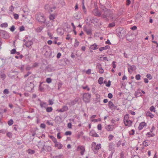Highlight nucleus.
Listing matches in <instances>:
<instances>
[{
  "label": "nucleus",
  "mask_w": 158,
  "mask_h": 158,
  "mask_svg": "<svg viewBox=\"0 0 158 158\" xmlns=\"http://www.w3.org/2000/svg\"><path fill=\"white\" fill-rule=\"evenodd\" d=\"M39 100L40 101V105L41 107L44 108H46L48 106L46 102L41 101L39 99Z\"/></svg>",
  "instance_id": "4468645a"
},
{
  "label": "nucleus",
  "mask_w": 158,
  "mask_h": 158,
  "mask_svg": "<svg viewBox=\"0 0 158 158\" xmlns=\"http://www.w3.org/2000/svg\"><path fill=\"white\" fill-rule=\"evenodd\" d=\"M128 72L131 73H132L133 71L136 69V67L135 65H130L128 64Z\"/></svg>",
  "instance_id": "9b49d317"
},
{
  "label": "nucleus",
  "mask_w": 158,
  "mask_h": 158,
  "mask_svg": "<svg viewBox=\"0 0 158 158\" xmlns=\"http://www.w3.org/2000/svg\"><path fill=\"white\" fill-rule=\"evenodd\" d=\"M47 33L48 35L49 36V38L50 39H52L53 38L52 33L50 32L49 31H47Z\"/></svg>",
  "instance_id": "f704fd0d"
},
{
  "label": "nucleus",
  "mask_w": 158,
  "mask_h": 158,
  "mask_svg": "<svg viewBox=\"0 0 158 158\" xmlns=\"http://www.w3.org/2000/svg\"><path fill=\"white\" fill-rule=\"evenodd\" d=\"M49 19L51 20H53L55 19V15H51L49 16Z\"/></svg>",
  "instance_id": "49530a36"
},
{
  "label": "nucleus",
  "mask_w": 158,
  "mask_h": 158,
  "mask_svg": "<svg viewBox=\"0 0 158 158\" xmlns=\"http://www.w3.org/2000/svg\"><path fill=\"white\" fill-rule=\"evenodd\" d=\"M108 98L111 99L113 97V95L111 93H109L108 95Z\"/></svg>",
  "instance_id": "338daca9"
},
{
  "label": "nucleus",
  "mask_w": 158,
  "mask_h": 158,
  "mask_svg": "<svg viewBox=\"0 0 158 158\" xmlns=\"http://www.w3.org/2000/svg\"><path fill=\"white\" fill-rule=\"evenodd\" d=\"M9 126L12 125L13 123V121L12 119H10L7 122Z\"/></svg>",
  "instance_id": "e433bc0d"
},
{
  "label": "nucleus",
  "mask_w": 158,
  "mask_h": 158,
  "mask_svg": "<svg viewBox=\"0 0 158 158\" xmlns=\"http://www.w3.org/2000/svg\"><path fill=\"white\" fill-rule=\"evenodd\" d=\"M146 77L147 78H149L150 80L152 79V78L151 75L149 74H148L146 76Z\"/></svg>",
  "instance_id": "bf43d9fd"
},
{
  "label": "nucleus",
  "mask_w": 158,
  "mask_h": 158,
  "mask_svg": "<svg viewBox=\"0 0 158 158\" xmlns=\"http://www.w3.org/2000/svg\"><path fill=\"white\" fill-rule=\"evenodd\" d=\"M27 152L29 154H33L35 152V151L34 150L31 149L28 150Z\"/></svg>",
  "instance_id": "a19ab883"
},
{
  "label": "nucleus",
  "mask_w": 158,
  "mask_h": 158,
  "mask_svg": "<svg viewBox=\"0 0 158 158\" xmlns=\"http://www.w3.org/2000/svg\"><path fill=\"white\" fill-rule=\"evenodd\" d=\"M110 48V46H109V45H106L104 47H100L99 48V50L100 51L102 52L103 50H106V49H109Z\"/></svg>",
  "instance_id": "393cba45"
},
{
  "label": "nucleus",
  "mask_w": 158,
  "mask_h": 158,
  "mask_svg": "<svg viewBox=\"0 0 158 158\" xmlns=\"http://www.w3.org/2000/svg\"><path fill=\"white\" fill-rule=\"evenodd\" d=\"M46 81L47 83H49L52 82V79L50 78H48L46 79Z\"/></svg>",
  "instance_id": "de8ad7c7"
},
{
  "label": "nucleus",
  "mask_w": 158,
  "mask_h": 158,
  "mask_svg": "<svg viewBox=\"0 0 158 158\" xmlns=\"http://www.w3.org/2000/svg\"><path fill=\"white\" fill-rule=\"evenodd\" d=\"M101 146L100 144H98L96 145L95 142H93L92 143L91 148L95 154H96L98 150L101 148Z\"/></svg>",
  "instance_id": "20e7f679"
},
{
  "label": "nucleus",
  "mask_w": 158,
  "mask_h": 158,
  "mask_svg": "<svg viewBox=\"0 0 158 158\" xmlns=\"http://www.w3.org/2000/svg\"><path fill=\"white\" fill-rule=\"evenodd\" d=\"M55 121L57 123H60L62 120V118L61 117L59 116H56L55 118Z\"/></svg>",
  "instance_id": "5701e85b"
},
{
  "label": "nucleus",
  "mask_w": 158,
  "mask_h": 158,
  "mask_svg": "<svg viewBox=\"0 0 158 158\" xmlns=\"http://www.w3.org/2000/svg\"><path fill=\"white\" fill-rule=\"evenodd\" d=\"M124 30L122 27H118L116 29V32L118 36H122L124 32Z\"/></svg>",
  "instance_id": "1a4fd4ad"
},
{
  "label": "nucleus",
  "mask_w": 158,
  "mask_h": 158,
  "mask_svg": "<svg viewBox=\"0 0 158 158\" xmlns=\"http://www.w3.org/2000/svg\"><path fill=\"white\" fill-rule=\"evenodd\" d=\"M0 36L4 39H7L9 37V34L7 32L3 31H0Z\"/></svg>",
  "instance_id": "423d86ee"
},
{
  "label": "nucleus",
  "mask_w": 158,
  "mask_h": 158,
  "mask_svg": "<svg viewBox=\"0 0 158 158\" xmlns=\"http://www.w3.org/2000/svg\"><path fill=\"white\" fill-rule=\"evenodd\" d=\"M129 118V115L128 114H127L124 116V120H123L124 123H125V122L128 120Z\"/></svg>",
  "instance_id": "c85d7f7f"
},
{
  "label": "nucleus",
  "mask_w": 158,
  "mask_h": 158,
  "mask_svg": "<svg viewBox=\"0 0 158 158\" xmlns=\"http://www.w3.org/2000/svg\"><path fill=\"white\" fill-rule=\"evenodd\" d=\"M35 17L36 19L39 22L41 23L45 22V17L43 13H37L35 15Z\"/></svg>",
  "instance_id": "f03ea898"
},
{
  "label": "nucleus",
  "mask_w": 158,
  "mask_h": 158,
  "mask_svg": "<svg viewBox=\"0 0 158 158\" xmlns=\"http://www.w3.org/2000/svg\"><path fill=\"white\" fill-rule=\"evenodd\" d=\"M147 124L144 122H141L139 125L138 128L139 130H142L143 127L146 126Z\"/></svg>",
  "instance_id": "aec40b11"
},
{
  "label": "nucleus",
  "mask_w": 158,
  "mask_h": 158,
  "mask_svg": "<svg viewBox=\"0 0 158 158\" xmlns=\"http://www.w3.org/2000/svg\"><path fill=\"white\" fill-rule=\"evenodd\" d=\"M108 106L110 109L112 110L114 108V104L112 102L110 101H109L108 103Z\"/></svg>",
  "instance_id": "bb28decb"
},
{
  "label": "nucleus",
  "mask_w": 158,
  "mask_h": 158,
  "mask_svg": "<svg viewBox=\"0 0 158 158\" xmlns=\"http://www.w3.org/2000/svg\"><path fill=\"white\" fill-rule=\"evenodd\" d=\"M25 30L24 27L23 26H22L19 27V30L20 31H24Z\"/></svg>",
  "instance_id": "774afa93"
},
{
  "label": "nucleus",
  "mask_w": 158,
  "mask_h": 158,
  "mask_svg": "<svg viewBox=\"0 0 158 158\" xmlns=\"http://www.w3.org/2000/svg\"><path fill=\"white\" fill-rule=\"evenodd\" d=\"M14 7L13 6H11L9 8V11L11 12H12L14 10Z\"/></svg>",
  "instance_id": "5fc2aeb1"
},
{
  "label": "nucleus",
  "mask_w": 158,
  "mask_h": 158,
  "mask_svg": "<svg viewBox=\"0 0 158 158\" xmlns=\"http://www.w3.org/2000/svg\"><path fill=\"white\" fill-rule=\"evenodd\" d=\"M6 135L7 136L9 137V138H11L12 136V134L10 132H8L7 133Z\"/></svg>",
  "instance_id": "e2e57ef3"
},
{
  "label": "nucleus",
  "mask_w": 158,
  "mask_h": 158,
  "mask_svg": "<svg viewBox=\"0 0 158 158\" xmlns=\"http://www.w3.org/2000/svg\"><path fill=\"white\" fill-rule=\"evenodd\" d=\"M40 128H43V129H45V127H46V125L44 123H41L40 124Z\"/></svg>",
  "instance_id": "3c124183"
},
{
  "label": "nucleus",
  "mask_w": 158,
  "mask_h": 158,
  "mask_svg": "<svg viewBox=\"0 0 158 158\" xmlns=\"http://www.w3.org/2000/svg\"><path fill=\"white\" fill-rule=\"evenodd\" d=\"M3 93L5 94H8L9 93L8 89H5L3 91Z\"/></svg>",
  "instance_id": "09e8293b"
},
{
  "label": "nucleus",
  "mask_w": 158,
  "mask_h": 158,
  "mask_svg": "<svg viewBox=\"0 0 158 158\" xmlns=\"http://www.w3.org/2000/svg\"><path fill=\"white\" fill-rule=\"evenodd\" d=\"M79 99V98H76L74 100L70 101L69 102H67L66 104L70 106L74 105L76 104V103L78 101Z\"/></svg>",
  "instance_id": "9d476101"
},
{
  "label": "nucleus",
  "mask_w": 158,
  "mask_h": 158,
  "mask_svg": "<svg viewBox=\"0 0 158 158\" xmlns=\"http://www.w3.org/2000/svg\"><path fill=\"white\" fill-rule=\"evenodd\" d=\"M16 52V49H12L10 51V53L11 54H14Z\"/></svg>",
  "instance_id": "4d7b16f0"
},
{
  "label": "nucleus",
  "mask_w": 158,
  "mask_h": 158,
  "mask_svg": "<svg viewBox=\"0 0 158 158\" xmlns=\"http://www.w3.org/2000/svg\"><path fill=\"white\" fill-rule=\"evenodd\" d=\"M31 72H28L27 74H25L24 77V78H25L27 77H28L30 74H31Z\"/></svg>",
  "instance_id": "13d9d810"
},
{
  "label": "nucleus",
  "mask_w": 158,
  "mask_h": 158,
  "mask_svg": "<svg viewBox=\"0 0 158 158\" xmlns=\"http://www.w3.org/2000/svg\"><path fill=\"white\" fill-rule=\"evenodd\" d=\"M97 68L99 70V73H103L104 72V70L102 68V65L100 64H98L96 66Z\"/></svg>",
  "instance_id": "f8f14e48"
},
{
  "label": "nucleus",
  "mask_w": 158,
  "mask_h": 158,
  "mask_svg": "<svg viewBox=\"0 0 158 158\" xmlns=\"http://www.w3.org/2000/svg\"><path fill=\"white\" fill-rule=\"evenodd\" d=\"M43 29V27H37L36 29V31L37 32H40Z\"/></svg>",
  "instance_id": "473e14b6"
},
{
  "label": "nucleus",
  "mask_w": 158,
  "mask_h": 158,
  "mask_svg": "<svg viewBox=\"0 0 158 158\" xmlns=\"http://www.w3.org/2000/svg\"><path fill=\"white\" fill-rule=\"evenodd\" d=\"M33 44V42L31 40H23V45H25L26 47H31Z\"/></svg>",
  "instance_id": "0eeeda50"
},
{
  "label": "nucleus",
  "mask_w": 158,
  "mask_h": 158,
  "mask_svg": "<svg viewBox=\"0 0 158 158\" xmlns=\"http://www.w3.org/2000/svg\"><path fill=\"white\" fill-rule=\"evenodd\" d=\"M97 128L99 130H102V125L101 124H99L98 125Z\"/></svg>",
  "instance_id": "680f3d73"
},
{
  "label": "nucleus",
  "mask_w": 158,
  "mask_h": 158,
  "mask_svg": "<svg viewBox=\"0 0 158 158\" xmlns=\"http://www.w3.org/2000/svg\"><path fill=\"white\" fill-rule=\"evenodd\" d=\"M50 138L52 139V141L55 143L57 142L56 139L53 136H50Z\"/></svg>",
  "instance_id": "7c9ffc66"
},
{
  "label": "nucleus",
  "mask_w": 158,
  "mask_h": 158,
  "mask_svg": "<svg viewBox=\"0 0 158 158\" xmlns=\"http://www.w3.org/2000/svg\"><path fill=\"white\" fill-rule=\"evenodd\" d=\"M132 122L131 120H128L124 123L125 125L126 126H128V127L131 126L132 125Z\"/></svg>",
  "instance_id": "cd10ccee"
},
{
  "label": "nucleus",
  "mask_w": 158,
  "mask_h": 158,
  "mask_svg": "<svg viewBox=\"0 0 158 158\" xmlns=\"http://www.w3.org/2000/svg\"><path fill=\"white\" fill-rule=\"evenodd\" d=\"M34 87V84L32 82H27L24 87V89L26 91L30 92L32 91Z\"/></svg>",
  "instance_id": "7ed1b4c3"
},
{
  "label": "nucleus",
  "mask_w": 158,
  "mask_h": 158,
  "mask_svg": "<svg viewBox=\"0 0 158 158\" xmlns=\"http://www.w3.org/2000/svg\"><path fill=\"white\" fill-rule=\"evenodd\" d=\"M68 109V107L66 106H63L62 108L59 110H57L59 112H63L64 111H67Z\"/></svg>",
  "instance_id": "2eb2a0df"
},
{
  "label": "nucleus",
  "mask_w": 158,
  "mask_h": 158,
  "mask_svg": "<svg viewBox=\"0 0 158 158\" xmlns=\"http://www.w3.org/2000/svg\"><path fill=\"white\" fill-rule=\"evenodd\" d=\"M3 110L0 108V123L1 122V119L2 117Z\"/></svg>",
  "instance_id": "ea45409f"
},
{
  "label": "nucleus",
  "mask_w": 158,
  "mask_h": 158,
  "mask_svg": "<svg viewBox=\"0 0 158 158\" xmlns=\"http://www.w3.org/2000/svg\"><path fill=\"white\" fill-rule=\"evenodd\" d=\"M74 16L76 19H80L81 18V13L78 12L75 13L74 15Z\"/></svg>",
  "instance_id": "f3484780"
},
{
  "label": "nucleus",
  "mask_w": 158,
  "mask_h": 158,
  "mask_svg": "<svg viewBox=\"0 0 158 158\" xmlns=\"http://www.w3.org/2000/svg\"><path fill=\"white\" fill-rule=\"evenodd\" d=\"M14 19H17L19 18V15L17 14H14Z\"/></svg>",
  "instance_id": "6e6d98bb"
},
{
  "label": "nucleus",
  "mask_w": 158,
  "mask_h": 158,
  "mask_svg": "<svg viewBox=\"0 0 158 158\" xmlns=\"http://www.w3.org/2000/svg\"><path fill=\"white\" fill-rule=\"evenodd\" d=\"M140 75L139 74H137L135 76V79L137 80H139L140 79Z\"/></svg>",
  "instance_id": "8fccbe9b"
},
{
  "label": "nucleus",
  "mask_w": 158,
  "mask_h": 158,
  "mask_svg": "<svg viewBox=\"0 0 158 158\" xmlns=\"http://www.w3.org/2000/svg\"><path fill=\"white\" fill-rule=\"evenodd\" d=\"M115 25V23L114 22H113L111 23H110L109 24L108 27H114Z\"/></svg>",
  "instance_id": "c03bdc74"
},
{
  "label": "nucleus",
  "mask_w": 158,
  "mask_h": 158,
  "mask_svg": "<svg viewBox=\"0 0 158 158\" xmlns=\"http://www.w3.org/2000/svg\"><path fill=\"white\" fill-rule=\"evenodd\" d=\"M141 93L140 92L138 91H137L136 92H135V96L136 97L139 96V94H140Z\"/></svg>",
  "instance_id": "37998d69"
},
{
  "label": "nucleus",
  "mask_w": 158,
  "mask_h": 158,
  "mask_svg": "<svg viewBox=\"0 0 158 158\" xmlns=\"http://www.w3.org/2000/svg\"><path fill=\"white\" fill-rule=\"evenodd\" d=\"M90 48L93 50H96L98 49V47L96 44H94L90 46Z\"/></svg>",
  "instance_id": "4be33fe9"
},
{
  "label": "nucleus",
  "mask_w": 158,
  "mask_h": 158,
  "mask_svg": "<svg viewBox=\"0 0 158 158\" xmlns=\"http://www.w3.org/2000/svg\"><path fill=\"white\" fill-rule=\"evenodd\" d=\"M147 116H149L152 118H153L154 116L150 112H148L147 114Z\"/></svg>",
  "instance_id": "a18cd8bd"
},
{
  "label": "nucleus",
  "mask_w": 158,
  "mask_h": 158,
  "mask_svg": "<svg viewBox=\"0 0 158 158\" xmlns=\"http://www.w3.org/2000/svg\"><path fill=\"white\" fill-rule=\"evenodd\" d=\"M52 108L51 107H48L46 108V111L48 112H52Z\"/></svg>",
  "instance_id": "c9c22d12"
},
{
  "label": "nucleus",
  "mask_w": 158,
  "mask_h": 158,
  "mask_svg": "<svg viewBox=\"0 0 158 158\" xmlns=\"http://www.w3.org/2000/svg\"><path fill=\"white\" fill-rule=\"evenodd\" d=\"M150 110L151 111L155 112V108L153 106H152L150 107Z\"/></svg>",
  "instance_id": "69168bd1"
},
{
  "label": "nucleus",
  "mask_w": 158,
  "mask_h": 158,
  "mask_svg": "<svg viewBox=\"0 0 158 158\" xmlns=\"http://www.w3.org/2000/svg\"><path fill=\"white\" fill-rule=\"evenodd\" d=\"M62 85V83L61 81L59 82L58 83V89H60V88L61 87Z\"/></svg>",
  "instance_id": "79ce46f5"
},
{
  "label": "nucleus",
  "mask_w": 158,
  "mask_h": 158,
  "mask_svg": "<svg viewBox=\"0 0 158 158\" xmlns=\"http://www.w3.org/2000/svg\"><path fill=\"white\" fill-rule=\"evenodd\" d=\"M72 134V132L70 131H67L65 133V135H70Z\"/></svg>",
  "instance_id": "0e129e2a"
},
{
  "label": "nucleus",
  "mask_w": 158,
  "mask_h": 158,
  "mask_svg": "<svg viewBox=\"0 0 158 158\" xmlns=\"http://www.w3.org/2000/svg\"><path fill=\"white\" fill-rule=\"evenodd\" d=\"M105 128L108 131H112L114 128V126L113 125H108L105 127Z\"/></svg>",
  "instance_id": "dca6fc26"
},
{
  "label": "nucleus",
  "mask_w": 158,
  "mask_h": 158,
  "mask_svg": "<svg viewBox=\"0 0 158 158\" xmlns=\"http://www.w3.org/2000/svg\"><path fill=\"white\" fill-rule=\"evenodd\" d=\"M151 143V142L150 141L148 140H146L144 141L143 142V144L144 145L145 147H147L149 145H150Z\"/></svg>",
  "instance_id": "a878e982"
},
{
  "label": "nucleus",
  "mask_w": 158,
  "mask_h": 158,
  "mask_svg": "<svg viewBox=\"0 0 158 158\" xmlns=\"http://www.w3.org/2000/svg\"><path fill=\"white\" fill-rule=\"evenodd\" d=\"M85 31L87 34L89 35H91L92 34V31L91 29L85 28L84 29Z\"/></svg>",
  "instance_id": "412c9836"
},
{
  "label": "nucleus",
  "mask_w": 158,
  "mask_h": 158,
  "mask_svg": "<svg viewBox=\"0 0 158 158\" xmlns=\"http://www.w3.org/2000/svg\"><path fill=\"white\" fill-rule=\"evenodd\" d=\"M103 78L102 77H100L98 80V83L99 84H101L103 83Z\"/></svg>",
  "instance_id": "58836bf2"
},
{
  "label": "nucleus",
  "mask_w": 158,
  "mask_h": 158,
  "mask_svg": "<svg viewBox=\"0 0 158 158\" xmlns=\"http://www.w3.org/2000/svg\"><path fill=\"white\" fill-rule=\"evenodd\" d=\"M155 135V134L154 133L151 134L150 132H148L146 134V136H147L148 137H153Z\"/></svg>",
  "instance_id": "c756f323"
},
{
  "label": "nucleus",
  "mask_w": 158,
  "mask_h": 158,
  "mask_svg": "<svg viewBox=\"0 0 158 158\" xmlns=\"http://www.w3.org/2000/svg\"><path fill=\"white\" fill-rule=\"evenodd\" d=\"M79 42L77 41V40H75V42L74 44V46L75 48L77 47L79 45Z\"/></svg>",
  "instance_id": "4c0bfd02"
},
{
  "label": "nucleus",
  "mask_w": 158,
  "mask_h": 158,
  "mask_svg": "<svg viewBox=\"0 0 158 158\" xmlns=\"http://www.w3.org/2000/svg\"><path fill=\"white\" fill-rule=\"evenodd\" d=\"M92 12L94 15L100 17L102 15V12L98 8L94 9L92 11Z\"/></svg>",
  "instance_id": "6e6552de"
},
{
  "label": "nucleus",
  "mask_w": 158,
  "mask_h": 158,
  "mask_svg": "<svg viewBox=\"0 0 158 158\" xmlns=\"http://www.w3.org/2000/svg\"><path fill=\"white\" fill-rule=\"evenodd\" d=\"M15 27L14 25H12L10 28V31L12 32H13L15 30Z\"/></svg>",
  "instance_id": "864d4df0"
},
{
  "label": "nucleus",
  "mask_w": 158,
  "mask_h": 158,
  "mask_svg": "<svg viewBox=\"0 0 158 158\" xmlns=\"http://www.w3.org/2000/svg\"><path fill=\"white\" fill-rule=\"evenodd\" d=\"M77 150H81V151L80 153L81 155H83L85 151V148L84 147L82 146H79L77 148Z\"/></svg>",
  "instance_id": "ddd939ff"
},
{
  "label": "nucleus",
  "mask_w": 158,
  "mask_h": 158,
  "mask_svg": "<svg viewBox=\"0 0 158 158\" xmlns=\"http://www.w3.org/2000/svg\"><path fill=\"white\" fill-rule=\"evenodd\" d=\"M55 146L56 147H57L59 149L62 148L63 147L62 144L60 143L57 142L55 143Z\"/></svg>",
  "instance_id": "b1692460"
},
{
  "label": "nucleus",
  "mask_w": 158,
  "mask_h": 158,
  "mask_svg": "<svg viewBox=\"0 0 158 158\" xmlns=\"http://www.w3.org/2000/svg\"><path fill=\"white\" fill-rule=\"evenodd\" d=\"M89 135L91 136L96 137H99V135L97 134L94 131H90L89 133Z\"/></svg>",
  "instance_id": "a211bd4d"
},
{
  "label": "nucleus",
  "mask_w": 158,
  "mask_h": 158,
  "mask_svg": "<svg viewBox=\"0 0 158 158\" xmlns=\"http://www.w3.org/2000/svg\"><path fill=\"white\" fill-rule=\"evenodd\" d=\"M0 26L1 27H8V24L7 23H5L1 24Z\"/></svg>",
  "instance_id": "72a5a7b5"
},
{
  "label": "nucleus",
  "mask_w": 158,
  "mask_h": 158,
  "mask_svg": "<svg viewBox=\"0 0 158 158\" xmlns=\"http://www.w3.org/2000/svg\"><path fill=\"white\" fill-rule=\"evenodd\" d=\"M101 16L102 18L107 19L113 18L112 12L110 10L106 8L103 9L102 12Z\"/></svg>",
  "instance_id": "f257e3e1"
},
{
  "label": "nucleus",
  "mask_w": 158,
  "mask_h": 158,
  "mask_svg": "<svg viewBox=\"0 0 158 158\" xmlns=\"http://www.w3.org/2000/svg\"><path fill=\"white\" fill-rule=\"evenodd\" d=\"M53 158H64L63 155V154H60L59 155L56 156H53Z\"/></svg>",
  "instance_id": "2f4dec72"
},
{
  "label": "nucleus",
  "mask_w": 158,
  "mask_h": 158,
  "mask_svg": "<svg viewBox=\"0 0 158 158\" xmlns=\"http://www.w3.org/2000/svg\"><path fill=\"white\" fill-rule=\"evenodd\" d=\"M57 33L60 35H62L64 32V30L61 28H58L57 30Z\"/></svg>",
  "instance_id": "6ab92c4d"
},
{
  "label": "nucleus",
  "mask_w": 158,
  "mask_h": 158,
  "mask_svg": "<svg viewBox=\"0 0 158 158\" xmlns=\"http://www.w3.org/2000/svg\"><path fill=\"white\" fill-rule=\"evenodd\" d=\"M114 137V136L112 135H110L108 136V138L109 140H112L113 138Z\"/></svg>",
  "instance_id": "052dcab7"
},
{
  "label": "nucleus",
  "mask_w": 158,
  "mask_h": 158,
  "mask_svg": "<svg viewBox=\"0 0 158 158\" xmlns=\"http://www.w3.org/2000/svg\"><path fill=\"white\" fill-rule=\"evenodd\" d=\"M82 88L83 89H86L88 91H89L90 89V88L89 87L88 85H86L85 86H82Z\"/></svg>",
  "instance_id": "603ef678"
},
{
  "label": "nucleus",
  "mask_w": 158,
  "mask_h": 158,
  "mask_svg": "<svg viewBox=\"0 0 158 158\" xmlns=\"http://www.w3.org/2000/svg\"><path fill=\"white\" fill-rule=\"evenodd\" d=\"M91 95L89 93H84L83 96V99L84 101L86 103H89L90 102V99Z\"/></svg>",
  "instance_id": "39448f33"
}]
</instances>
